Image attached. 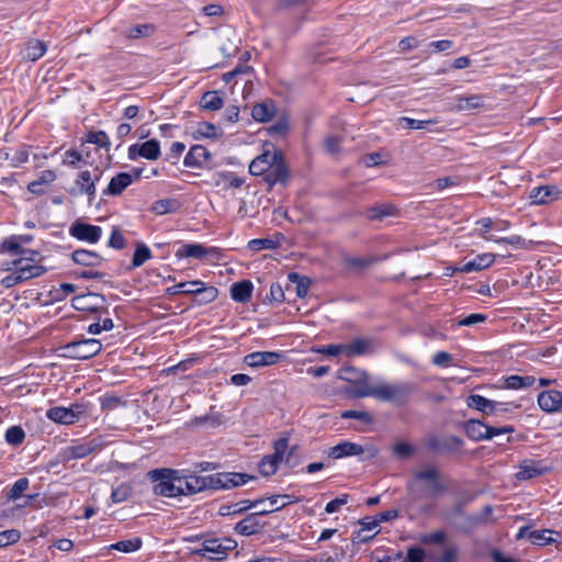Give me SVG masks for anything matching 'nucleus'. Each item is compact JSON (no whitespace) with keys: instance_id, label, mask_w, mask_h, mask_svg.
<instances>
[{"instance_id":"nucleus-45","label":"nucleus","mask_w":562,"mask_h":562,"mask_svg":"<svg viewBox=\"0 0 562 562\" xmlns=\"http://www.w3.org/2000/svg\"><path fill=\"white\" fill-rule=\"evenodd\" d=\"M224 105V100L218 91H206L201 98V106L204 110L217 111Z\"/></svg>"},{"instance_id":"nucleus-1","label":"nucleus","mask_w":562,"mask_h":562,"mask_svg":"<svg viewBox=\"0 0 562 562\" xmlns=\"http://www.w3.org/2000/svg\"><path fill=\"white\" fill-rule=\"evenodd\" d=\"M42 259L41 252L37 250L25 248L22 256L12 262H5L1 268L2 271H12L3 277L0 281H30L38 278L46 272V268L38 263Z\"/></svg>"},{"instance_id":"nucleus-32","label":"nucleus","mask_w":562,"mask_h":562,"mask_svg":"<svg viewBox=\"0 0 562 562\" xmlns=\"http://www.w3.org/2000/svg\"><path fill=\"white\" fill-rule=\"evenodd\" d=\"M201 288H196V290H189V295H192L193 301L198 304H206L214 301L218 291L213 285H205V283L201 284Z\"/></svg>"},{"instance_id":"nucleus-37","label":"nucleus","mask_w":562,"mask_h":562,"mask_svg":"<svg viewBox=\"0 0 562 562\" xmlns=\"http://www.w3.org/2000/svg\"><path fill=\"white\" fill-rule=\"evenodd\" d=\"M156 31V26L151 23L136 24L127 27L123 34L130 40H138L151 36Z\"/></svg>"},{"instance_id":"nucleus-29","label":"nucleus","mask_w":562,"mask_h":562,"mask_svg":"<svg viewBox=\"0 0 562 562\" xmlns=\"http://www.w3.org/2000/svg\"><path fill=\"white\" fill-rule=\"evenodd\" d=\"M182 206V203L177 198H167L155 201L149 211L156 215H165L177 213Z\"/></svg>"},{"instance_id":"nucleus-22","label":"nucleus","mask_w":562,"mask_h":562,"mask_svg":"<svg viewBox=\"0 0 562 562\" xmlns=\"http://www.w3.org/2000/svg\"><path fill=\"white\" fill-rule=\"evenodd\" d=\"M282 355L276 351H256L244 357V362L250 368L270 367L277 364Z\"/></svg>"},{"instance_id":"nucleus-28","label":"nucleus","mask_w":562,"mask_h":562,"mask_svg":"<svg viewBox=\"0 0 562 562\" xmlns=\"http://www.w3.org/2000/svg\"><path fill=\"white\" fill-rule=\"evenodd\" d=\"M97 447L98 446L92 441L68 446L61 451V458L64 461L81 459L92 453Z\"/></svg>"},{"instance_id":"nucleus-56","label":"nucleus","mask_w":562,"mask_h":562,"mask_svg":"<svg viewBox=\"0 0 562 562\" xmlns=\"http://www.w3.org/2000/svg\"><path fill=\"white\" fill-rule=\"evenodd\" d=\"M81 162L86 164L82 153L76 148L65 151L63 164L71 168H80Z\"/></svg>"},{"instance_id":"nucleus-46","label":"nucleus","mask_w":562,"mask_h":562,"mask_svg":"<svg viewBox=\"0 0 562 562\" xmlns=\"http://www.w3.org/2000/svg\"><path fill=\"white\" fill-rule=\"evenodd\" d=\"M143 546V540L139 537L122 540L110 544L108 550H116L123 553H132L138 551Z\"/></svg>"},{"instance_id":"nucleus-52","label":"nucleus","mask_w":562,"mask_h":562,"mask_svg":"<svg viewBox=\"0 0 562 562\" xmlns=\"http://www.w3.org/2000/svg\"><path fill=\"white\" fill-rule=\"evenodd\" d=\"M194 139L212 138L216 139V126L211 122H200L198 128L192 133Z\"/></svg>"},{"instance_id":"nucleus-40","label":"nucleus","mask_w":562,"mask_h":562,"mask_svg":"<svg viewBox=\"0 0 562 562\" xmlns=\"http://www.w3.org/2000/svg\"><path fill=\"white\" fill-rule=\"evenodd\" d=\"M258 516L259 515L257 514V512H255L254 514H250L245 519L237 522L235 527L236 532L243 536L255 535L261 527L257 518Z\"/></svg>"},{"instance_id":"nucleus-12","label":"nucleus","mask_w":562,"mask_h":562,"mask_svg":"<svg viewBox=\"0 0 562 562\" xmlns=\"http://www.w3.org/2000/svg\"><path fill=\"white\" fill-rule=\"evenodd\" d=\"M153 476L159 479V482L154 485L155 494L166 497L180 495L177 491L176 471L167 469L155 470L153 471Z\"/></svg>"},{"instance_id":"nucleus-38","label":"nucleus","mask_w":562,"mask_h":562,"mask_svg":"<svg viewBox=\"0 0 562 562\" xmlns=\"http://www.w3.org/2000/svg\"><path fill=\"white\" fill-rule=\"evenodd\" d=\"M213 179H214V184L217 187L225 182L227 188L237 189V188H240L245 183L244 178H240L235 172L227 171V170L216 172L213 176Z\"/></svg>"},{"instance_id":"nucleus-42","label":"nucleus","mask_w":562,"mask_h":562,"mask_svg":"<svg viewBox=\"0 0 562 562\" xmlns=\"http://www.w3.org/2000/svg\"><path fill=\"white\" fill-rule=\"evenodd\" d=\"M553 535L560 537L559 532L551 529L529 531L527 537L529 541L533 544L546 546L558 541L557 538L552 537Z\"/></svg>"},{"instance_id":"nucleus-61","label":"nucleus","mask_w":562,"mask_h":562,"mask_svg":"<svg viewBox=\"0 0 562 562\" xmlns=\"http://www.w3.org/2000/svg\"><path fill=\"white\" fill-rule=\"evenodd\" d=\"M312 351L326 355L329 357H337L339 355H345V345H328V346H321V347H314L312 348Z\"/></svg>"},{"instance_id":"nucleus-24","label":"nucleus","mask_w":562,"mask_h":562,"mask_svg":"<svg viewBox=\"0 0 562 562\" xmlns=\"http://www.w3.org/2000/svg\"><path fill=\"white\" fill-rule=\"evenodd\" d=\"M134 181L130 172L121 171L110 179L108 187L102 191L103 196L121 195Z\"/></svg>"},{"instance_id":"nucleus-30","label":"nucleus","mask_w":562,"mask_h":562,"mask_svg":"<svg viewBox=\"0 0 562 562\" xmlns=\"http://www.w3.org/2000/svg\"><path fill=\"white\" fill-rule=\"evenodd\" d=\"M85 144H93L98 148L104 149L105 151H110L111 148L110 137L102 130L87 132L85 137L81 138V146Z\"/></svg>"},{"instance_id":"nucleus-35","label":"nucleus","mask_w":562,"mask_h":562,"mask_svg":"<svg viewBox=\"0 0 562 562\" xmlns=\"http://www.w3.org/2000/svg\"><path fill=\"white\" fill-rule=\"evenodd\" d=\"M72 260L81 266L93 267L101 262L102 258L99 254L87 250V249H77L71 254Z\"/></svg>"},{"instance_id":"nucleus-59","label":"nucleus","mask_w":562,"mask_h":562,"mask_svg":"<svg viewBox=\"0 0 562 562\" xmlns=\"http://www.w3.org/2000/svg\"><path fill=\"white\" fill-rule=\"evenodd\" d=\"M362 528L358 531L357 533V538L360 540V541H367L369 539H372L374 537L375 533H372L370 536H361L362 531H371L373 529H375L379 525V520L375 518H372V517H366L364 519H362L360 521Z\"/></svg>"},{"instance_id":"nucleus-5","label":"nucleus","mask_w":562,"mask_h":562,"mask_svg":"<svg viewBox=\"0 0 562 562\" xmlns=\"http://www.w3.org/2000/svg\"><path fill=\"white\" fill-rule=\"evenodd\" d=\"M178 259H195L203 262H213L221 258V250L217 247L203 244H182L175 252Z\"/></svg>"},{"instance_id":"nucleus-34","label":"nucleus","mask_w":562,"mask_h":562,"mask_svg":"<svg viewBox=\"0 0 562 562\" xmlns=\"http://www.w3.org/2000/svg\"><path fill=\"white\" fill-rule=\"evenodd\" d=\"M355 390L351 394L355 397L363 398V397H372L371 392L375 390V383L370 384V376L367 372L359 373V379L355 381Z\"/></svg>"},{"instance_id":"nucleus-62","label":"nucleus","mask_w":562,"mask_h":562,"mask_svg":"<svg viewBox=\"0 0 562 562\" xmlns=\"http://www.w3.org/2000/svg\"><path fill=\"white\" fill-rule=\"evenodd\" d=\"M340 416H341V418H346V419L347 418H356L366 425L373 423L372 415L366 411H352V409L344 411Z\"/></svg>"},{"instance_id":"nucleus-3","label":"nucleus","mask_w":562,"mask_h":562,"mask_svg":"<svg viewBox=\"0 0 562 562\" xmlns=\"http://www.w3.org/2000/svg\"><path fill=\"white\" fill-rule=\"evenodd\" d=\"M74 291L72 283H30L23 295L27 306H44L64 300Z\"/></svg>"},{"instance_id":"nucleus-64","label":"nucleus","mask_w":562,"mask_h":562,"mask_svg":"<svg viewBox=\"0 0 562 562\" xmlns=\"http://www.w3.org/2000/svg\"><path fill=\"white\" fill-rule=\"evenodd\" d=\"M29 487V480L23 477L19 479L8 492V498L18 499Z\"/></svg>"},{"instance_id":"nucleus-15","label":"nucleus","mask_w":562,"mask_h":562,"mask_svg":"<svg viewBox=\"0 0 562 562\" xmlns=\"http://www.w3.org/2000/svg\"><path fill=\"white\" fill-rule=\"evenodd\" d=\"M276 159H281V149L274 148L271 153L270 149L266 148L262 154L258 155L249 164V173L256 177H263L266 172L271 169V166L276 164Z\"/></svg>"},{"instance_id":"nucleus-18","label":"nucleus","mask_w":562,"mask_h":562,"mask_svg":"<svg viewBox=\"0 0 562 562\" xmlns=\"http://www.w3.org/2000/svg\"><path fill=\"white\" fill-rule=\"evenodd\" d=\"M77 188H70L69 194L76 196L78 194L88 195V204L92 205L95 198V180H92V175L89 170L80 171L75 180Z\"/></svg>"},{"instance_id":"nucleus-14","label":"nucleus","mask_w":562,"mask_h":562,"mask_svg":"<svg viewBox=\"0 0 562 562\" xmlns=\"http://www.w3.org/2000/svg\"><path fill=\"white\" fill-rule=\"evenodd\" d=\"M69 234L78 240L95 244L102 236V228L98 225L76 220L69 227Z\"/></svg>"},{"instance_id":"nucleus-33","label":"nucleus","mask_w":562,"mask_h":562,"mask_svg":"<svg viewBox=\"0 0 562 562\" xmlns=\"http://www.w3.org/2000/svg\"><path fill=\"white\" fill-rule=\"evenodd\" d=\"M276 106L272 101L256 103L251 109V116L257 122H268L276 115Z\"/></svg>"},{"instance_id":"nucleus-27","label":"nucleus","mask_w":562,"mask_h":562,"mask_svg":"<svg viewBox=\"0 0 562 562\" xmlns=\"http://www.w3.org/2000/svg\"><path fill=\"white\" fill-rule=\"evenodd\" d=\"M345 345V356L347 357H358L363 355H369L374 351L375 344L372 339L369 338H357L349 344Z\"/></svg>"},{"instance_id":"nucleus-23","label":"nucleus","mask_w":562,"mask_h":562,"mask_svg":"<svg viewBox=\"0 0 562 562\" xmlns=\"http://www.w3.org/2000/svg\"><path fill=\"white\" fill-rule=\"evenodd\" d=\"M81 414V411L79 409V406L76 407H61L56 406L52 407L46 412L47 418L50 420L61 424V425H71L75 424L79 415Z\"/></svg>"},{"instance_id":"nucleus-53","label":"nucleus","mask_w":562,"mask_h":562,"mask_svg":"<svg viewBox=\"0 0 562 562\" xmlns=\"http://www.w3.org/2000/svg\"><path fill=\"white\" fill-rule=\"evenodd\" d=\"M252 291V283H233L231 288L232 297L238 302L247 301Z\"/></svg>"},{"instance_id":"nucleus-17","label":"nucleus","mask_w":562,"mask_h":562,"mask_svg":"<svg viewBox=\"0 0 562 562\" xmlns=\"http://www.w3.org/2000/svg\"><path fill=\"white\" fill-rule=\"evenodd\" d=\"M495 261V255L492 252H482L474 256H467L459 261V270L462 273L481 271L491 267Z\"/></svg>"},{"instance_id":"nucleus-54","label":"nucleus","mask_w":562,"mask_h":562,"mask_svg":"<svg viewBox=\"0 0 562 562\" xmlns=\"http://www.w3.org/2000/svg\"><path fill=\"white\" fill-rule=\"evenodd\" d=\"M494 241L497 244H508V245H512V246H515V247L521 248V249H532L533 245H535V243L532 240H527L524 237H521L520 235H512L508 237H501V238L494 239Z\"/></svg>"},{"instance_id":"nucleus-44","label":"nucleus","mask_w":562,"mask_h":562,"mask_svg":"<svg viewBox=\"0 0 562 562\" xmlns=\"http://www.w3.org/2000/svg\"><path fill=\"white\" fill-rule=\"evenodd\" d=\"M465 431L474 440L488 439V426L480 420H470L467 423Z\"/></svg>"},{"instance_id":"nucleus-36","label":"nucleus","mask_w":562,"mask_h":562,"mask_svg":"<svg viewBox=\"0 0 562 562\" xmlns=\"http://www.w3.org/2000/svg\"><path fill=\"white\" fill-rule=\"evenodd\" d=\"M484 105V98L480 94L459 95L456 100L458 111H472Z\"/></svg>"},{"instance_id":"nucleus-21","label":"nucleus","mask_w":562,"mask_h":562,"mask_svg":"<svg viewBox=\"0 0 562 562\" xmlns=\"http://www.w3.org/2000/svg\"><path fill=\"white\" fill-rule=\"evenodd\" d=\"M562 196V190L558 186H539L530 192L532 204L546 205L559 200Z\"/></svg>"},{"instance_id":"nucleus-6","label":"nucleus","mask_w":562,"mask_h":562,"mask_svg":"<svg viewBox=\"0 0 562 562\" xmlns=\"http://www.w3.org/2000/svg\"><path fill=\"white\" fill-rule=\"evenodd\" d=\"M414 482L422 483V488L428 496H436L446 488L436 467H425L414 473Z\"/></svg>"},{"instance_id":"nucleus-60","label":"nucleus","mask_w":562,"mask_h":562,"mask_svg":"<svg viewBox=\"0 0 562 562\" xmlns=\"http://www.w3.org/2000/svg\"><path fill=\"white\" fill-rule=\"evenodd\" d=\"M132 495V488L128 484H121L114 488L111 493V499L113 503H122L128 499Z\"/></svg>"},{"instance_id":"nucleus-2","label":"nucleus","mask_w":562,"mask_h":562,"mask_svg":"<svg viewBox=\"0 0 562 562\" xmlns=\"http://www.w3.org/2000/svg\"><path fill=\"white\" fill-rule=\"evenodd\" d=\"M191 494H196L204 490L232 488L244 485L254 477L244 473L223 472L206 476L195 474L184 475Z\"/></svg>"},{"instance_id":"nucleus-16","label":"nucleus","mask_w":562,"mask_h":562,"mask_svg":"<svg viewBox=\"0 0 562 562\" xmlns=\"http://www.w3.org/2000/svg\"><path fill=\"white\" fill-rule=\"evenodd\" d=\"M204 551L209 552L212 560H223L227 553L237 547V542L231 538H212L203 541Z\"/></svg>"},{"instance_id":"nucleus-20","label":"nucleus","mask_w":562,"mask_h":562,"mask_svg":"<svg viewBox=\"0 0 562 562\" xmlns=\"http://www.w3.org/2000/svg\"><path fill=\"white\" fill-rule=\"evenodd\" d=\"M104 297L94 292H88L85 294L77 295L72 299V306L78 311L83 312H98L104 308Z\"/></svg>"},{"instance_id":"nucleus-58","label":"nucleus","mask_w":562,"mask_h":562,"mask_svg":"<svg viewBox=\"0 0 562 562\" xmlns=\"http://www.w3.org/2000/svg\"><path fill=\"white\" fill-rule=\"evenodd\" d=\"M25 432L20 426H12L5 431V441L12 446H19L23 442Z\"/></svg>"},{"instance_id":"nucleus-31","label":"nucleus","mask_w":562,"mask_h":562,"mask_svg":"<svg viewBox=\"0 0 562 562\" xmlns=\"http://www.w3.org/2000/svg\"><path fill=\"white\" fill-rule=\"evenodd\" d=\"M284 240L282 233H276L273 238H254L248 241V249L252 251H260L263 249H276Z\"/></svg>"},{"instance_id":"nucleus-50","label":"nucleus","mask_w":562,"mask_h":562,"mask_svg":"<svg viewBox=\"0 0 562 562\" xmlns=\"http://www.w3.org/2000/svg\"><path fill=\"white\" fill-rule=\"evenodd\" d=\"M536 383V379L531 375H510L505 379V386L512 390L531 387Z\"/></svg>"},{"instance_id":"nucleus-25","label":"nucleus","mask_w":562,"mask_h":562,"mask_svg":"<svg viewBox=\"0 0 562 562\" xmlns=\"http://www.w3.org/2000/svg\"><path fill=\"white\" fill-rule=\"evenodd\" d=\"M285 499H290V495H273L269 498H260L254 502V508H257L258 515H267L283 508L289 503Z\"/></svg>"},{"instance_id":"nucleus-19","label":"nucleus","mask_w":562,"mask_h":562,"mask_svg":"<svg viewBox=\"0 0 562 562\" xmlns=\"http://www.w3.org/2000/svg\"><path fill=\"white\" fill-rule=\"evenodd\" d=\"M290 178V170L284 160L283 153L281 151V159L277 160L271 169H269L263 176V181L268 184L269 188H272L277 183L285 186Z\"/></svg>"},{"instance_id":"nucleus-57","label":"nucleus","mask_w":562,"mask_h":562,"mask_svg":"<svg viewBox=\"0 0 562 562\" xmlns=\"http://www.w3.org/2000/svg\"><path fill=\"white\" fill-rule=\"evenodd\" d=\"M254 507H255V503L252 501L245 499V501H241V502L236 503L234 505H231V506H227V507H222L220 513L223 516L236 515V514H240V513H243V512H245L247 509L254 508Z\"/></svg>"},{"instance_id":"nucleus-55","label":"nucleus","mask_w":562,"mask_h":562,"mask_svg":"<svg viewBox=\"0 0 562 562\" xmlns=\"http://www.w3.org/2000/svg\"><path fill=\"white\" fill-rule=\"evenodd\" d=\"M151 257V251L144 243H138L133 254L132 267L136 268L142 266L147 259Z\"/></svg>"},{"instance_id":"nucleus-49","label":"nucleus","mask_w":562,"mask_h":562,"mask_svg":"<svg viewBox=\"0 0 562 562\" xmlns=\"http://www.w3.org/2000/svg\"><path fill=\"white\" fill-rule=\"evenodd\" d=\"M495 401L485 398L482 395L473 394L468 398V405L472 408L483 412L484 414L491 415L493 413Z\"/></svg>"},{"instance_id":"nucleus-41","label":"nucleus","mask_w":562,"mask_h":562,"mask_svg":"<svg viewBox=\"0 0 562 562\" xmlns=\"http://www.w3.org/2000/svg\"><path fill=\"white\" fill-rule=\"evenodd\" d=\"M47 50V45L42 40H30L26 43L24 58L30 61L38 60Z\"/></svg>"},{"instance_id":"nucleus-4","label":"nucleus","mask_w":562,"mask_h":562,"mask_svg":"<svg viewBox=\"0 0 562 562\" xmlns=\"http://www.w3.org/2000/svg\"><path fill=\"white\" fill-rule=\"evenodd\" d=\"M415 390V385L409 382H391L381 380L375 382V390H373L371 394L373 398L380 402L390 403L394 406L401 407L409 402Z\"/></svg>"},{"instance_id":"nucleus-7","label":"nucleus","mask_w":562,"mask_h":562,"mask_svg":"<svg viewBox=\"0 0 562 562\" xmlns=\"http://www.w3.org/2000/svg\"><path fill=\"white\" fill-rule=\"evenodd\" d=\"M101 347L102 345L98 339H83L64 346L63 355L72 359L86 360L98 355Z\"/></svg>"},{"instance_id":"nucleus-51","label":"nucleus","mask_w":562,"mask_h":562,"mask_svg":"<svg viewBox=\"0 0 562 562\" xmlns=\"http://www.w3.org/2000/svg\"><path fill=\"white\" fill-rule=\"evenodd\" d=\"M292 290V283H284V286L282 283H271L270 300L279 303L289 300Z\"/></svg>"},{"instance_id":"nucleus-48","label":"nucleus","mask_w":562,"mask_h":562,"mask_svg":"<svg viewBox=\"0 0 562 562\" xmlns=\"http://www.w3.org/2000/svg\"><path fill=\"white\" fill-rule=\"evenodd\" d=\"M542 473L541 469L532 461H524L520 463L515 476L518 480H530L539 476Z\"/></svg>"},{"instance_id":"nucleus-10","label":"nucleus","mask_w":562,"mask_h":562,"mask_svg":"<svg viewBox=\"0 0 562 562\" xmlns=\"http://www.w3.org/2000/svg\"><path fill=\"white\" fill-rule=\"evenodd\" d=\"M160 155V143L156 138L148 139L144 143L132 144L127 149V158L133 161L138 158L157 160Z\"/></svg>"},{"instance_id":"nucleus-47","label":"nucleus","mask_w":562,"mask_h":562,"mask_svg":"<svg viewBox=\"0 0 562 562\" xmlns=\"http://www.w3.org/2000/svg\"><path fill=\"white\" fill-rule=\"evenodd\" d=\"M395 211L396 209L392 204H376L367 210V217L371 221L382 220L384 217L394 215Z\"/></svg>"},{"instance_id":"nucleus-9","label":"nucleus","mask_w":562,"mask_h":562,"mask_svg":"<svg viewBox=\"0 0 562 562\" xmlns=\"http://www.w3.org/2000/svg\"><path fill=\"white\" fill-rule=\"evenodd\" d=\"M289 448L286 438L279 439L274 443V452L266 456L259 463V471L262 475L269 476L277 472L279 463L284 459V454Z\"/></svg>"},{"instance_id":"nucleus-11","label":"nucleus","mask_w":562,"mask_h":562,"mask_svg":"<svg viewBox=\"0 0 562 562\" xmlns=\"http://www.w3.org/2000/svg\"><path fill=\"white\" fill-rule=\"evenodd\" d=\"M183 166L198 169H213L212 154L203 145H193L183 158Z\"/></svg>"},{"instance_id":"nucleus-26","label":"nucleus","mask_w":562,"mask_h":562,"mask_svg":"<svg viewBox=\"0 0 562 562\" xmlns=\"http://www.w3.org/2000/svg\"><path fill=\"white\" fill-rule=\"evenodd\" d=\"M538 404L544 412H558L562 409V393L555 390L541 392L538 395Z\"/></svg>"},{"instance_id":"nucleus-43","label":"nucleus","mask_w":562,"mask_h":562,"mask_svg":"<svg viewBox=\"0 0 562 562\" xmlns=\"http://www.w3.org/2000/svg\"><path fill=\"white\" fill-rule=\"evenodd\" d=\"M24 247L21 246L14 235H10L0 241V254L13 257L22 256Z\"/></svg>"},{"instance_id":"nucleus-39","label":"nucleus","mask_w":562,"mask_h":562,"mask_svg":"<svg viewBox=\"0 0 562 562\" xmlns=\"http://www.w3.org/2000/svg\"><path fill=\"white\" fill-rule=\"evenodd\" d=\"M439 123L437 117L429 120H416L408 116H402L398 119V125L407 130H427L430 131V126Z\"/></svg>"},{"instance_id":"nucleus-13","label":"nucleus","mask_w":562,"mask_h":562,"mask_svg":"<svg viewBox=\"0 0 562 562\" xmlns=\"http://www.w3.org/2000/svg\"><path fill=\"white\" fill-rule=\"evenodd\" d=\"M387 258V256H376V255H368V256H351L344 255L341 258L342 266L349 272L360 274L369 270L373 265L383 261Z\"/></svg>"},{"instance_id":"nucleus-8","label":"nucleus","mask_w":562,"mask_h":562,"mask_svg":"<svg viewBox=\"0 0 562 562\" xmlns=\"http://www.w3.org/2000/svg\"><path fill=\"white\" fill-rule=\"evenodd\" d=\"M378 450L372 446H361L351 441H342L329 449V456L334 459H340L351 456L367 454V458H374Z\"/></svg>"},{"instance_id":"nucleus-63","label":"nucleus","mask_w":562,"mask_h":562,"mask_svg":"<svg viewBox=\"0 0 562 562\" xmlns=\"http://www.w3.org/2000/svg\"><path fill=\"white\" fill-rule=\"evenodd\" d=\"M268 134L270 136H284L289 132V123L285 117L279 119L272 125L268 127Z\"/></svg>"}]
</instances>
